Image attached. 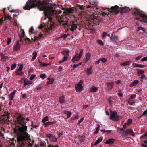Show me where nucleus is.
<instances>
[{"label": "nucleus", "instance_id": "f257e3e1", "mask_svg": "<svg viewBox=\"0 0 147 147\" xmlns=\"http://www.w3.org/2000/svg\"><path fill=\"white\" fill-rule=\"evenodd\" d=\"M37 5L40 10L44 11L45 15L44 20H46L47 18H48L47 26L49 29L51 30L55 28L56 24L52 21L51 17L57 13L55 9V8L57 7V5L55 4H52L44 1L41 2L40 0H29L23 8L24 9L30 10Z\"/></svg>", "mask_w": 147, "mask_h": 147}, {"label": "nucleus", "instance_id": "f03ea898", "mask_svg": "<svg viewBox=\"0 0 147 147\" xmlns=\"http://www.w3.org/2000/svg\"><path fill=\"white\" fill-rule=\"evenodd\" d=\"M17 119L19 124L23 126L19 128V130L21 133L17 137V147H25L26 140H27L28 145L32 146L33 145L34 141L32 140L31 141L30 136L28 133L26 132L27 127L24 126L26 123L25 118L23 117L22 115L20 113L18 115Z\"/></svg>", "mask_w": 147, "mask_h": 147}, {"label": "nucleus", "instance_id": "7ed1b4c3", "mask_svg": "<svg viewBox=\"0 0 147 147\" xmlns=\"http://www.w3.org/2000/svg\"><path fill=\"white\" fill-rule=\"evenodd\" d=\"M74 11L73 8L70 9L66 8L63 12L62 15L58 17V21L59 22L60 24L64 26L65 27L68 26L67 30H70L72 31H74L76 28H78L79 30L80 31L84 26L82 25L78 24H75L74 22H71L68 25V19L67 16L70 13H73Z\"/></svg>", "mask_w": 147, "mask_h": 147}, {"label": "nucleus", "instance_id": "20e7f679", "mask_svg": "<svg viewBox=\"0 0 147 147\" xmlns=\"http://www.w3.org/2000/svg\"><path fill=\"white\" fill-rule=\"evenodd\" d=\"M132 11V14L136 16L135 19L147 23V16L144 14V12L138 8H134L131 10L129 7H125L121 8L120 10L121 13L129 12Z\"/></svg>", "mask_w": 147, "mask_h": 147}, {"label": "nucleus", "instance_id": "39448f33", "mask_svg": "<svg viewBox=\"0 0 147 147\" xmlns=\"http://www.w3.org/2000/svg\"><path fill=\"white\" fill-rule=\"evenodd\" d=\"M119 7L117 5H115L114 6H112L110 9L107 8L106 9L108 11V12H102L103 15H110L109 16H111L112 15H116L118 14L120 12V10Z\"/></svg>", "mask_w": 147, "mask_h": 147}, {"label": "nucleus", "instance_id": "423d86ee", "mask_svg": "<svg viewBox=\"0 0 147 147\" xmlns=\"http://www.w3.org/2000/svg\"><path fill=\"white\" fill-rule=\"evenodd\" d=\"M83 50L82 49L80 52L78 54L77 53H76L75 55L73 57L71 60V61L73 63H75L76 61H79L82 57L83 55Z\"/></svg>", "mask_w": 147, "mask_h": 147}, {"label": "nucleus", "instance_id": "0eeeda50", "mask_svg": "<svg viewBox=\"0 0 147 147\" xmlns=\"http://www.w3.org/2000/svg\"><path fill=\"white\" fill-rule=\"evenodd\" d=\"M83 83V81L80 80L76 86L75 87V90L76 92H80L83 90V86L82 84Z\"/></svg>", "mask_w": 147, "mask_h": 147}, {"label": "nucleus", "instance_id": "6e6552de", "mask_svg": "<svg viewBox=\"0 0 147 147\" xmlns=\"http://www.w3.org/2000/svg\"><path fill=\"white\" fill-rule=\"evenodd\" d=\"M46 138H49V140L51 142H56L57 140V138L53 136L52 134L50 133L47 134L45 136Z\"/></svg>", "mask_w": 147, "mask_h": 147}, {"label": "nucleus", "instance_id": "1a4fd4ad", "mask_svg": "<svg viewBox=\"0 0 147 147\" xmlns=\"http://www.w3.org/2000/svg\"><path fill=\"white\" fill-rule=\"evenodd\" d=\"M119 117L117 115L116 112H114L111 113L110 118L114 121H118L119 120Z\"/></svg>", "mask_w": 147, "mask_h": 147}, {"label": "nucleus", "instance_id": "9d476101", "mask_svg": "<svg viewBox=\"0 0 147 147\" xmlns=\"http://www.w3.org/2000/svg\"><path fill=\"white\" fill-rule=\"evenodd\" d=\"M125 135L128 136L129 135H131L134 136V134L132 130L130 129H127L125 131Z\"/></svg>", "mask_w": 147, "mask_h": 147}, {"label": "nucleus", "instance_id": "9b49d317", "mask_svg": "<svg viewBox=\"0 0 147 147\" xmlns=\"http://www.w3.org/2000/svg\"><path fill=\"white\" fill-rule=\"evenodd\" d=\"M21 44L19 43L18 40L14 47V50L15 51H18L20 49Z\"/></svg>", "mask_w": 147, "mask_h": 147}, {"label": "nucleus", "instance_id": "f8f14e48", "mask_svg": "<svg viewBox=\"0 0 147 147\" xmlns=\"http://www.w3.org/2000/svg\"><path fill=\"white\" fill-rule=\"evenodd\" d=\"M114 83L113 82H107L106 85L109 90H111L113 87Z\"/></svg>", "mask_w": 147, "mask_h": 147}, {"label": "nucleus", "instance_id": "ddd939ff", "mask_svg": "<svg viewBox=\"0 0 147 147\" xmlns=\"http://www.w3.org/2000/svg\"><path fill=\"white\" fill-rule=\"evenodd\" d=\"M56 123V121H48L44 123L43 124V125L45 127H47L49 125H53L55 124Z\"/></svg>", "mask_w": 147, "mask_h": 147}, {"label": "nucleus", "instance_id": "4468645a", "mask_svg": "<svg viewBox=\"0 0 147 147\" xmlns=\"http://www.w3.org/2000/svg\"><path fill=\"white\" fill-rule=\"evenodd\" d=\"M34 39L32 38L31 40H30V39H29L28 37H26V38L25 39V41L26 42H32L33 41H35L36 40H37L38 39H39V37H34Z\"/></svg>", "mask_w": 147, "mask_h": 147}, {"label": "nucleus", "instance_id": "2eb2a0df", "mask_svg": "<svg viewBox=\"0 0 147 147\" xmlns=\"http://www.w3.org/2000/svg\"><path fill=\"white\" fill-rule=\"evenodd\" d=\"M115 141V139L113 138L109 139L105 142V143L106 144H113Z\"/></svg>", "mask_w": 147, "mask_h": 147}, {"label": "nucleus", "instance_id": "dca6fc26", "mask_svg": "<svg viewBox=\"0 0 147 147\" xmlns=\"http://www.w3.org/2000/svg\"><path fill=\"white\" fill-rule=\"evenodd\" d=\"M139 82V81L137 80H135L133 82L131 83L129 85L130 87H133L136 85Z\"/></svg>", "mask_w": 147, "mask_h": 147}, {"label": "nucleus", "instance_id": "f3484780", "mask_svg": "<svg viewBox=\"0 0 147 147\" xmlns=\"http://www.w3.org/2000/svg\"><path fill=\"white\" fill-rule=\"evenodd\" d=\"M16 91L15 90L13 91L9 95V99L11 100H13L14 98Z\"/></svg>", "mask_w": 147, "mask_h": 147}, {"label": "nucleus", "instance_id": "a211bd4d", "mask_svg": "<svg viewBox=\"0 0 147 147\" xmlns=\"http://www.w3.org/2000/svg\"><path fill=\"white\" fill-rule=\"evenodd\" d=\"M87 73L88 75H90L93 74L92 67H91L90 68H88L87 69Z\"/></svg>", "mask_w": 147, "mask_h": 147}, {"label": "nucleus", "instance_id": "6ab92c4d", "mask_svg": "<svg viewBox=\"0 0 147 147\" xmlns=\"http://www.w3.org/2000/svg\"><path fill=\"white\" fill-rule=\"evenodd\" d=\"M91 56V55L90 53H88L86 54L85 56L86 61L85 63H86L88 61L90 60Z\"/></svg>", "mask_w": 147, "mask_h": 147}, {"label": "nucleus", "instance_id": "aec40b11", "mask_svg": "<svg viewBox=\"0 0 147 147\" xmlns=\"http://www.w3.org/2000/svg\"><path fill=\"white\" fill-rule=\"evenodd\" d=\"M65 97L63 95L60 97L59 100L60 103L62 104L64 103L65 102Z\"/></svg>", "mask_w": 147, "mask_h": 147}, {"label": "nucleus", "instance_id": "412c9836", "mask_svg": "<svg viewBox=\"0 0 147 147\" xmlns=\"http://www.w3.org/2000/svg\"><path fill=\"white\" fill-rule=\"evenodd\" d=\"M47 79L48 80L47 82V84H52L54 81V79L53 78H48Z\"/></svg>", "mask_w": 147, "mask_h": 147}, {"label": "nucleus", "instance_id": "4be33fe9", "mask_svg": "<svg viewBox=\"0 0 147 147\" xmlns=\"http://www.w3.org/2000/svg\"><path fill=\"white\" fill-rule=\"evenodd\" d=\"M131 61H128L125 62L123 63H120V65L122 66H125L127 65H129L131 63Z\"/></svg>", "mask_w": 147, "mask_h": 147}, {"label": "nucleus", "instance_id": "5701e85b", "mask_svg": "<svg viewBox=\"0 0 147 147\" xmlns=\"http://www.w3.org/2000/svg\"><path fill=\"white\" fill-rule=\"evenodd\" d=\"M70 52L69 50H67L63 51L62 53L65 56H67V57H68Z\"/></svg>", "mask_w": 147, "mask_h": 147}, {"label": "nucleus", "instance_id": "b1692460", "mask_svg": "<svg viewBox=\"0 0 147 147\" xmlns=\"http://www.w3.org/2000/svg\"><path fill=\"white\" fill-rule=\"evenodd\" d=\"M97 88L96 87L93 86L90 88V92H95L97 91Z\"/></svg>", "mask_w": 147, "mask_h": 147}, {"label": "nucleus", "instance_id": "393cba45", "mask_svg": "<svg viewBox=\"0 0 147 147\" xmlns=\"http://www.w3.org/2000/svg\"><path fill=\"white\" fill-rule=\"evenodd\" d=\"M137 70L138 71L137 73L138 76H140L141 75L144 74V71L140 69H138Z\"/></svg>", "mask_w": 147, "mask_h": 147}, {"label": "nucleus", "instance_id": "a878e982", "mask_svg": "<svg viewBox=\"0 0 147 147\" xmlns=\"http://www.w3.org/2000/svg\"><path fill=\"white\" fill-rule=\"evenodd\" d=\"M64 113L67 115V118H69L71 115V112L67 111H63Z\"/></svg>", "mask_w": 147, "mask_h": 147}, {"label": "nucleus", "instance_id": "bb28decb", "mask_svg": "<svg viewBox=\"0 0 147 147\" xmlns=\"http://www.w3.org/2000/svg\"><path fill=\"white\" fill-rule=\"evenodd\" d=\"M141 77L140 78V80L141 82H143L144 80H146L147 79V77L146 76L145 74L142 75H141Z\"/></svg>", "mask_w": 147, "mask_h": 147}, {"label": "nucleus", "instance_id": "cd10ccee", "mask_svg": "<svg viewBox=\"0 0 147 147\" xmlns=\"http://www.w3.org/2000/svg\"><path fill=\"white\" fill-rule=\"evenodd\" d=\"M34 29L33 26H32L30 28L29 30V33L30 36H31V34H33L34 32Z\"/></svg>", "mask_w": 147, "mask_h": 147}, {"label": "nucleus", "instance_id": "c85d7f7f", "mask_svg": "<svg viewBox=\"0 0 147 147\" xmlns=\"http://www.w3.org/2000/svg\"><path fill=\"white\" fill-rule=\"evenodd\" d=\"M123 90H119L118 91L117 94L119 97H121L123 96Z\"/></svg>", "mask_w": 147, "mask_h": 147}, {"label": "nucleus", "instance_id": "c756f323", "mask_svg": "<svg viewBox=\"0 0 147 147\" xmlns=\"http://www.w3.org/2000/svg\"><path fill=\"white\" fill-rule=\"evenodd\" d=\"M32 55H33V56L31 60L32 61L34 60L36 58L37 55V53L36 52H34L32 53Z\"/></svg>", "mask_w": 147, "mask_h": 147}, {"label": "nucleus", "instance_id": "7c9ffc66", "mask_svg": "<svg viewBox=\"0 0 147 147\" xmlns=\"http://www.w3.org/2000/svg\"><path fill=\"white\" fill-rule=\"evenodd\" d=\"M79 116L78 114H77L76 115H73L71 118V119L72 120L77 119H78Z\"/></svg>", "mask_w": 147, "mask_h": 147}, {"label": "nucleus", "instance_id": "2f4dec72", "mask_svg": "<svg viewBox=\"0 0 147 147\" xmlns=\"http://www.w3.org/2000/svg\"><path fill=\"white\" fill-rule=\"evenodd\" d=\"M23 72H22V71H16L15 72V74L16 75L22 76L23 75Z\"/></svg>", "mask_w": 147, "mask_h": 147}, {"label": "nucleus", "instance_id": "473e14b6", "mask_svg": "<svg viewBox=\"0 0 147 147\" xmlns=\"http://www.w3.org/2000/svg\"><path fill=\"white\" fill-rule=\"evenodd\" d=\"M102 138H98V140L95 141V142L94 143V145H96L100 143L102 141Z\"/></svg>", "mask_w": 147, "mask_h": 147}, {"label": "nucleus", "instance_id": "72a5a7b5", "mask_svg": "<svg viewBox=\"0 0 147 147\" xmlns=\"http://www.w3.org/2000/svg\"><path fill=\"white\" fill-rule=\"evenodd\" d=\"M32 83V82L31 81H24V86H26L27 85H29L31 84Z\"/></svg>", "mask_w": 147, "mask_h": 147}, {"label": "nucleus", "instance_id": "f704fd0d", "mask_svg": "<svg viewBox=\"0 0 147 147\" xmlns=\"http://www.w3.org/2000/svg\"><path fill=\"white\" fill-rule=\"evenodd\" d=\"M49 120L48 117V116H46L44 117L42 119V123H45L46 121Z\"/></svg>", "mask_w": 147, "mask_h": 147}, {"label": "nucleus", "instance_id": "c9c22d12", "mask_svg": "<svg viewBox=\"0 0 147 147\" xmlns=\"http://www.w3.org/2000/svg\"><path fill=\"white\" fill-rule=\"evenodd\" d=\"M1 59L3 60H5L6 59H7L8 58L7 57L5 56L4 55L1 54Z\"/></svg>", "mask_w": 147, "mask_h": 147}, {"label": "nucleus", "instance_id": "e433bc0d", "mask_svg": "<svg viewBox=\"0 0 147 147\" xmlns=\"http://www.w3.org/2000/svg\"><path fill=\"white\" fill-rule=\"evenodd\" d=\"M147 138V131L146 132L145 134L142 135L140 138L141 139H146Z\"/></svg>", "mask_w": 147, "mask_h": 147}, {"label": "nucleus", "instance_id": "4c0bfd02", "mask_svg": "<svg viewBox=\"0 0 147 147\" xmlns=\"http://www.w3.org/2000/svg\"><path fill=\"white\" fill-rule=\"evenodd\" d=\"M82 63V62L80 63H79L77 64L76 65L74 64L73 65V68L74 69H75L77 67L79 66L80 65H81Z\"/></svg>", "mask_w": 147, "mask_h": 147}, {"label": "nucleus", "instance_id": "58836bf2", "mask_svg": "<svg viewBox=\"0 0 147 147\" xmlns=\"http://www.w3.org/2000/svg\"><path fill=\"white\" fill-rule=\"evenodd\" d=\"M99 60H100V61L102 62L103 63H105L107 61V59L105 58L102 57L100 58L99 59Z\"/></svg>", "mask_w": 147, "mask_h": 147}, {"label": "nucleus", "instance_id": "ea45409f", "mask_svg": "<svg viewBox=\"0 0 147 147\" xmlns=\"http://www.w3.org/2000/svg\"><path fill=\"white\" fill-rule=\"evenodd\" d=\"M97 42L98 44L101 45L103 46L104 45V43L103 42L102 40L99 39H98L97 40Z\"/></svg>", "mask_w": 147, "mask_h": 147}, {"label": "nucleus", "instance_id": "a19ab883", "mask_svg": "<svg viewBox=\"0 0 147 147\" xmlns=\"http://www.w3.org/2000/svg\"><path fill=\"white\" fill-rule=\"evenodd\" d=\"M100 126L99 125H98V127L96 128V130L94 132L95 134H97L99 130Z\"/></svg>", "mask_w": 147, "mask_h": 147}, {"label": "nucleus", "instance_id": "79ce46f5", "mask_svg": "<svg viewBox=\"0 0 147 147\" xmlns=\"http://www.w3.org/2000/svg\"><path fill=\"white\" fill-rule=\"evenodd\" d=\"M113 99V97H109L108 100V101L110 104H111L113 103L112 100Z\"/></svg>", "mask_w": 147, "mask_h": 147}, {"label": "nucleus", "instance_id": "37998d69", "mask_svg": "<svg viewBox=\"0 0 147 147\" xmlns=\"http://www.w3.org/2000/svg\"><path fill=\"white\" fill-rule=\"evenodd\" d=\"M147 109L144 111L143 114L139 117L141 118L142 117V116L146 115L147 116Z\"/></svg>", "mask_w": 147, "mask_h": 147}, {"label": "nucleus", "instance_id": "c03bdc74", "mask_svg": "<svg viewBox=\"0 0 147 147\" xmlns=\"http://www.w3.org/2000/svg\"><path fill=\"white\" fill-rule=\"evenodd\" d=\"M16 63H14L13 64L11 67V70H13L16 67Z\"/></svg>", "mask_w": 147, "mask_h": 147}, {"label": "nucleus", "instance_id": "a18cd8bd", "mask_svg": "<svg viewBox=\"0 0 147 147\" xmlns=\"http://www.w3.org/2000/svg\"><path fill=\"white\" fill-rule=\"evenodd\" d=\"M23 68V65L21 64L20 65V67L16 71H21Z\"/></svg>", "mask_w": 147, "mask_h": 147}, {"label": "nucleus", "instance_id": "49530a36", "mask_svg": "<svg viewBox=\"0 0 147 147\" xmlns=\"http://www.w3.org/2000/svg\"><path fill=\"white\" fill-rule=\"evenodd\" d=\"M6 20V18H4L3 16L1 19H0V24H1L2 22L3 21H5Z\"/></svg>", "mask_w": 147, "mask_h": 147}, {"label": "nucleus", "instance_id": "de8ad7c7", "mask_svg": "<svg viewBox=\"0 0 147 147\" xmlns=\"http://www.w3.org/2000/svg\"><path fill=\"white\" fill-rule=\"evenodd\" d=\"M136 94H133L131 95L130 97L129 98V100H131L135 98L136 97Z\"/></svg>", "mask_w": 147, "mask_h": 147}, {"label": "nucleus", "instance_id": "09e8293b", "mask_svg": "<svg viewBox=\"0 0 147 147\" xmlns=\"http://www.w3.org/2000/svg\"><path fill=\"white\" fill-rule=\"evenodd\" d=\"M40 146L44 147L46 146L45 143H44L42 142H40Z\"/></svg>", "mask_w": 147, "mask_h": 147}, {"label": "nucleus", "instance_id": "8fccbe9b", "mask_svg": "<svg viewBox=\"0 0 147 147\" xmlns=\"http://www.w3.org/2000/svg\"><path fill=\"white\" fill-rule=\"evenodd\" d=\"M40 77L41 78L44 79L46 77V75L44 74H42L40 75Z\"/></svg>", "mask_w": 147, "mask_h": 147}, {"label": "nucleus", "instance_id": "3c124183", "mask_svg": "<svg viewBox=\"0 0 147 147\" xmlns=\"http://www.w3.org/2000/svg\"><path fill=\"white\" fill-rule=\"evenodd\" d=\"M45 24L44 23L43 24H41L40 26H39L38 28L40 29H41L43 28Z\"/></svg>", "mask_w": 147, "mask_h": 147}, {"label": "nucleus", "instance_id": "603ef678", "mask_svg": "<svg viewBox=\"0 0 147 147\" xmlns=\"http://www.w3.org/2000/svg\"><path fill=\"white\" fill-rule=\"evenodd\" d=\"M11 39L10 38H8L7 39V44L8 45L11 42Z\"/></svg>", "mask_w": 147, "mask_h": 147}, {"label": "nucleus", "instance_id": "864d4df0", "mask_svg": "<svg viewBox=\"0 0 147 147\" xmlns=\"http://www.w3.org/2000/svg\"><path fill=\"white\" fill-rule=\"evenodd\" d=\"M141 61L142 62L147 61V56L143 57L141 59Z\"/></svg>", "mask_w": 147, "mask_h": 147}, {"label": "nucleus", "instance_id": "5fc2aeb1", "mask_svg": "<svg viewBox=\"0 0 147 147\" xmlns=\"http://www.w3.org/2000/svg\"><path fill=\"white\" fill-rule=\"evenodd\" d=\"M36 76L34 74L32 75H31L30 77V80H32L34 78L36 77Z\"/></svg>", "mask_w": 147, "mask_h": 147}, {"label": "nucleus", "instance_id": "6e6d98bb", "mask_svg": "<svg viewBox=\"0 0 147 147\" xmlns=\"http://www.w3.org/2000/svg\"><path fill=\"white\" fill-rule=\"evenodd\" d=\"M90 29V28L88 26H84V29H86L87 30H89Z\"/></svg>", "mask_w": 147, "mask_h": 147}, {"label": "nucleus", "instance_id": "4d7b16f0", "mask_svg": "<svg viewBox=\"0 0 147 147\" xmlns=\"http://www.w3.org/2000/svg\"><path fill=\"white\" fill-rule=\"evenodd\" d=\"M39 63H40V64H42V66H47V65H49V64H45L44 63H42V62H40V61H39Z\"/></svg>", "mask_w": 147, "mask_h": 147}, {"label": "nucleus", "instance_id": "13d9d810", "mask_svg": "<svg viewBox=\"0 0 147 147\" xmlns=\"http://www.w3.org/2000/svg\"><path fill=\"white\" fill-rule=\"evenodd\" d=\"M68 58V57H67V56H65L63 58V61L64 62L65 61H67Z\"/></svg>", "mask_w": 147, "mask_h": 147}, {"label": "nucleus", "instance_id": "bf43d9fd", "mask_svg": "<svg viewBox=\"0 0 147 147\" xmlns=\"http://www.w3.org/2000/svg\"><path fill=\"white\" fill-rule=\"evenodd\" d=\"M84 120V119L83 118H81L80 121H78V125H79L80 124L81 122H82Z\"/></svg>", "mask_w": 147, "mask_h": 147}, {"label": "nucleus", "instance_id": "052dcab7", "mask_svg": "<svg viewBox=\"0 0 147 147\" xmlns=\"http://www.w3.org/2000/svg\"><path fill=\"white\" fill-rule=\"evenodd\" d=\"M9 147H15L14 144L13 142H11L10 144V145L9 146Z\"/></svg>", "mask_w": 147, "mask_h": 147}, {"label": "nucleus", "instance_id": "680f3d73", "mask_svg": "<svg viewBox=\"0 0 147 147\" xmlns=\"http://www.w3.org/2000/svg\"><path fill=\"white\" fill-rule=\"evenodd\" d=\"M132 123V120L131 119H128L127 121V123L128 124H131Z\"/></svg>", "mask_w": 147, "mask_h": 147}, {"label": "nucleus", "instance_id": "e2e57ef3", "mask_svg": "<svg viewBox=\"0 0 147 147\" xmlns=\"http://www.w3.org/2000/svg\"><path fill=\"white\" fill-rule=\"evenodd\" d=\"M132 100H128V102L130 105H132L134 103L132 101Z\"/></svg>", "mask_w": 147, "mask_h": 147}, {"label": "nucleus", "instance_id": "0e129e2a", "mask_svg": "<svg viewBox=\"0 0 147 147\" xmlns=\"http://www.w3.org/2000/svg\"><path fill=\"white\" fill-rule=\"evenodd\" d=\"M5 18H6V19H8L9 20H11L12 18V17H11V16L9 15H8L6 17L5 16Z\"/></svg>", "mask_w": 147, "mask_h": 147}, {"label": "nucleus", "instance_id": "69168bd1", "mask_svg": "<svg viewBox=\"0 0 147 147\" xmlns=\"http://www.w3.org/2000/svg\"><path fill=\"white\" fill-rule=\"evenodd\" d=\"M22 97L25 99H26L27 98V96L26 94H23L22 95Z\"/></svg>", "mask_w": 147, "mask_h": 147}, {"label": "nucleus", "instance_id": "338daca9", "mask_svg": "<svg viewBox=\"0 0 147 147\" xmlns=\"http://www.w3.org/2000/svg\"><path fill=\"white\" fill-rule=\"evenodd\" d=\"M117 130H118V131H119V132H120L121 131H124L123 129L121 128H118L117 129Z\"/></svg>", "mask_w": 147, "mask_h": 147}, {"label": "nucleus", "instance_id": "774afa93", "mask_svg": "<svg viewBox=\"0 0 147 147\" xmlns=\"http://www.w3.org/2000/svg\"><path fill=\"white\" fill-rule=\"evenodd\" d=\"M49 147H59L57 145L56 146H52L51 144H49L48 145Z\"/></svg>", "mask_w": 147, "mask_h": 147}]
</instances>
